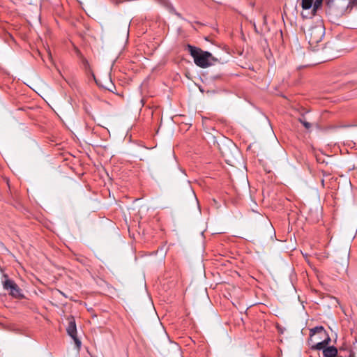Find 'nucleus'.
<instances>
[{
	"instance_id": "nucleus-18",
	"label": "nucleus",
	"mask_w": 357,
	"mask_h": 357,
	"mask_svg": "<svg viewBox=\"0 0 357 357\" xmlns=\"http://www.w3.org/2000/svg\"><path fill=\"white\" fill-rule=\"evenodd\" d=\"M309 337L310 338L312 337V329L309 330Z\"/></svg>"
},
{
	"instance_id": "nucleus-10",
	"label": "nucleus",
	"mask_w": 357,
	"mask_h": 357,
	"mask_svg": "<svg viewBox=\"0 0 357 357\" xmlns=\"http://www.w3.org/2000/svg\"><path fill=\"white\" fill-rule=\"evenodd\" d=\"M322 299L324 300V303H330L331 305H335V307H337V305L338 304L337 300L333 297H330V296H327L323 297Z\"/></svg>"
},
{
	"instance_id": "nucleus-13",
	"label": "nucleus",
	"mask_w": 357,
	"mask_h": 357,
	"mask_svg": "<svg viewBox=\"0 0 357 357\" xmlns=\"http://www.w3.org/2000/svg\"><path fill=\"white\" fill-rule=\"evenodd\" d=\"M299 121L306 129L308 130L311 128V123L307 122L304 117L299 119Z\"/></svg>"
},
{
	"instance_id": "nucleus-21",
	"label": "nucleus",
	"mask_w": 357,
	"mask_h": 357,
	"mask_svg": "<svg viewBox=\"0 0 357 357\" xmlns=\"http://www.w3.org/2000/svg\"><path fill=\"white\" fill-rule=\"evenodd\" d=\"M264 22H266V17H264Z\"/></svg>"
},
{
	"instance_id": "nucleus-22",
	"label": "nucleus",
	"mask_w": 357,
	"mask_h": 357,
	"mask_svg": "<svg viewBox=\"0 0 357 357\" xmlns=\"http://www.w3.org/2000/svg\"><path fill=\"white\" fill-rule=\"evenodd\" d=\"M319 309H317V308H314V310H319Z\"/></svg>"
},
{
	"instance_id": "nucleus-12",
	"label": "nucleus",
	"mask_w": 357,
	"mask_h": 357,
	"mask_svg": "<svg viewBox=\"0 0 357 357\" xmlns=\"http://www.w3.org/2000/svg\"><path fill=\"white\" fill-rule=\"evenodd\" d=\"M323 1L324 0H315L314 1V15H315L316 10L321 6Z\"/></svg>"
},
{
	"instance_id": "nucleus-1",
	"label": "nucleus",
	"mask_w": 357,
	"mask_h": 357,
	"mask_svg": "<svg viewBox=\"0 0 357 357\" xmlns=\"http://www.w3.org/2000/svg\"><path fill=\"white\" fill-rule=\"evenodd\" d=\"M186 48L193 58L195 63L200 68H207L217 61V59L213 56L210 52L203 51L199 47L188 44Z\"/></svg>"
},
{
	"instance_id": "nucleus-19",
	"label": "nucleus",
	"mask_w": 357,
	"mask_h": 357,
	"mask_svg": "<svg viewBox=\"0 0 357 357\" xmlns=\"http://www.w3.org/2000/svg\"><path fill=\"white\" fill-rule=\"evenodd\" d=\"M278 330H279V331H280V333H283V331H282V329H281L280 327H278Z\"/></svg>"
},
{
	"instance_id": "nucleus-16",
	"label": "nucleus",
	"mask_w": 357,
	"mask_h": 357,
	"mask_svg": "<svg viewBox=\"0 0 357 357\" xmlns=\"http://www.w3.org/2000/svg\"><path fill=\"white\" fill-rule=\"evenodd\" d=\"M321 340H323V337H321V335H318L314 337V344L317 342H321Z\"/></svg>"
},
{
	"instance_id": "nucleus-14",
	"label": "nucleus",
	"mask_w": 357,
	"mask_h": 357,
	"mask_svg": "<svg viewBox=\"0 0 357 357\" xmlns=\"http://www.w3.org/2000/svg\"><path fill=\"white\" fill-rule=\"evenodd\" d=\"M82 65L84 66L85 70H87L89 68V61L86 58H82Z\"/></svg>"
},
{
	"instance_id": "nucleus-8",
	"label": "nucleus",
	"mask_w": 357,
	"mask_h": 357,
	"mask_svg": "<svg viewBox=\"0 0 357 357\" xmlns=\"http://www.w3.org/2000/svg\"><path fill=\"white\" fill-rule=\"evenodd\" d=\"M325 35V28L321 20L316 21V24L314 26V41L316 43H319Z\"/></svg>"
},
{
	"instance_id": "nucleus-17",
	"label": "nucleus",
	"mask_w": 357,
	"mask_h": 357,
	"mask_svg": "<svg viewBox=\"0 0 357 357\" xmlns=\"http://www.w3.org/2000/svg\"><path fill=\"white\" fill-rule=\"evenodd\" d=\"M354 353H352L351 351H350V354H349V356H347V357H354ZM337 357H347V356H342L340 354H337Z\"/></svg>"
},
{
	"instance_id": "nucleus-4",
	"label": "nucleus",
	"mask_w": 357,
	"mask_h": 357,
	"mask_svg": "<svg viewBox=\"0 0 357 357\" xmlns=\"http://www.w3.org/2000/svg\"><path fill=\"white\" fill-rule=\"evenodd\" d=\"M318 335H321L323 340L316 342L315 344H314V349L320 350L321 348L324 347V346L328 344L331 342V337L321 326L314 327V337Z\"/></svg>"
},
{
	"instance_id": "nucleus-2",
	"label": "nucleus",
	"mask_w": 357,
	"mask_h": 357,
	"mask_svg": "<svg viewBox=\"0 0 357 357\" xmlns=\"http://www.w3.org/2000/svg\"><path fill=\"white\" fill-rule=\"evenodd\" d=\"M6 280L3 282V287L5 290L8 291L9 295L17 299H22L24 298L22 290L13 280L8 278L6 275H4Z\"/></svg>"
},
{
	"instance_id": "nucleus-5",
	"label": "nucleus",
	"mask_w": 357,
	"mask_h": 357,
	"mask_svg": "<svg viewBox=\"0 0 357 357\" xmlns=\"http://www.w3.org/2000/svg\"><path fill=\"white\" fill-rule=\"evenodd\" d=\"M68 326L66 331L68 335L74 340L76 347L79 349L81 347V341L77 337V327L74 317L69 316L67 318Z\"/></svg>"
},
{
	"instance_id": "nucleus-7",
	"label": "nucleus",
	"mask_w": 357,
	"mask_h": 357,
	"mask_svg": "<svg viewBox=\"0 0 357 357\" xmlns=\"http://www.w3.org/2000/svg\"><path fill=\"white\" fill-rule=\"evenodd\" d=\"M302 12L301 15L303 20H310L312 18V0H301Z\"/></svg>"
},
{
	"instance_id": "nucleus-6",
	"label": "nucleus",
	"mask_w": 357,
	"mask_h": 357,
	"mask_svg": "<svg viewBox=\"0 0 357 357\" xmlns=\"http://www.w3.org/2000/svg\"><path fill=\"white\" fill-rule=\"evenodd\" d=\"M357 0H333V6L337 12L343 15L350 12Z\"/></svg>"
},
{
	"instance_id": "nucleus-3",
	"label": "nucleus",
	"mask_w": 357,
	"mask_h": 357,
	"mask_svg": "<svg viewBox=\"0 0 357 357\" xmlns=\"http://www.w3.org/2000/svg\"><path fill=\"white\" fill-rule=\"evenodd\" d=\"M331 59L330 49L325 44L314 46V65L319 64Z\"/></svg>"
},
{
	"instance_id": "nucleus-9",
	"label": "nucleus",
	"mask_w": 357,
	"mask_h": 357,
	"mask_svg": "<svg viewBox=\"0 0 357 357\" xmlns=\"http://www.w3.org/2000/svg\"><path fill=\"white\" fill-rule=\"evenodd\" d=\"M320 350H322L324 357H337L338 353L337 348L334 346L327 347V345H326Z\"/></svg>"
},
{
	"instance_id": "nucleus-20",
	"label": "nucleus",
	"mask_w": 357,
	"mask_h": 357,
	"mask_svg": "<svg viewBox=\"0 0 357 357\" xmlns=\"http://www.w3.org/2000/svg\"><path fill=\"white\" fill-rule=\"evenodd\" d=\"M314 273H317V270L315 268L313 269Z\"/></svg>"
},
{
	"instance_id": "nucleus-15",
	"label": "nucleus",
	"mask_w": 357,
	"mask_h": 357,
	"mask_svg": "<svg viewBox=\"0 0 357 357\" xmlns=\"http://www.w3.org/2000/svg\"><path fill=\"white\" fill-rule=\"evenodd\" d=\"M303 255L305 258V260L307 262V264L311 266V261H310V259L311 256L307 255V253H305V254L303 253Z\"/></svg>"
},
{
	"instance_id": "nucleus-11",
	"label": "nucleus",
	"mask_w": 357,
	"mask_h": 357,
	"mask_svg": "<svg viewBox=\"0 0 357 357\" xmlns=\"http://www.w3.org/2000/svg\"><path fill=\"white\" fill-rule=\"evenodd\" d=\"M301 29L303 31L305 35V38H307V35L309 36L310 37V40H309V45H311V43H310V38H311V33H310V29H311V26H307L306 24H303L301 26Z\"/></svg>"
}]
</instances>
